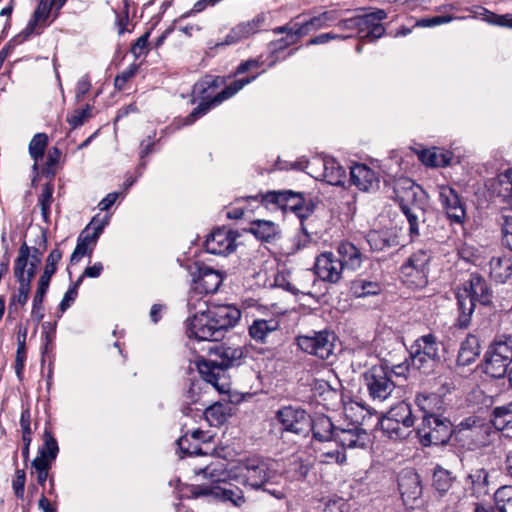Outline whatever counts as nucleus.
Masks as SVG:
<instances>
[{"label": "nucleus", "mask_w": 512, "mask_h": 512, "mask_svg": "<svg viewBox=\"0 0 512 512\" xmlns=\"http://www.w3.org/2000/svg\"><path fill=\"white\" fill-rule=\"evenodd\" d=\"M235 233L227 228L215 229L205 241V249L214 255H227L236 248Z\"/></svg>", "instance_id": "412c9836"}, {"label": "nucleus", "mask_w": 512, "mask_h": 512, "mask_svg": "<svg viewBox=\"0 0 512 512\" xmlns=\"http://www.w3.org/2000/svg\"><path fill=\"white\" fill-rule=\"evenodd\" d=\"M137 70L138 66L136 64H132L126 70L117 75L114 79L115 88L119 91L123 90L126 83L136 75Z\"/></svg>", "instance_id": "4d7b16f0"}, {"label": "nucleus", "mask_w": 512, "mask_h": 512, "mask_svg": "<svg viewBox=\"0 0 512 512\" xmlns=\"http://www.w3.org/2000/svg\"><path fill=\"white\" fill-rule=\"evenodd\" d=\"M431 260V253L428 250L420 249L414 252L401 267V272L406 277H414L412 280L417 286L427 283L428 266Z\"/></svg>", "instance_id": "6ab92c4d"}, {"label": "nucleus", "mask_w": 512, "mask_h": 512, "mask_svg": "<svg viewBox=\"0 0 512 512\" xmlns=\"http://www.w3.org/2000/svg\"><path fill=\"white\" fill-rule=\"evenodd\" d=\"M150 36V32L144 33L142 36H140L135 43L131 47V53L133 56L138 59L143 55H146L148 52V39Z\"/></svg>", "instance_id": "bf43d9fd"}, {"label": "nucleus", "mask_w": 512, "mask_h": 512, "mask_svg": "<svg viewBox=\"0 0 512 512\" xmlns=\"http://www.w3.org/2000/svg\"><path fill=\"white\" fill-rule=\"evenodd\" d=\"M494 500L499 512H512V486L500 487L494 494Z\"/></svg>", "instance_id": "09e8293b"}, {"label": "nucleus", "mask_w": 512, "mask_h": 512, "mask_svg": "<svg viewBox=\"0 0 512 512\" xmlns=\"http://www.w3.org/2000/svg\"><path fill=\"white\" fill-rule=\"evenodd\" d=\"M62 251L56 247L54 249H52L49 253V255L47 256V259H46V264H45V270H50L51 272H54L56 273L57 271V264L60 262V260L62 259Z\"/></svg>", "instance_id": "69168bd1"}, {"label": "nucleus", "mask_w": 512, "mask_h": 512, "mask_svg": "<svg viewBox=\"0 0 512 512\" xmlns=\"http://www.w3.org/2000/svg\"><path fill=\"white\" fill-rule=\"evenodd\" d=\"M325 26V22L323 21L320 15L312 17L309 21L302 24L295 32L296 36H302L306 34L310 29H319Z\"/></svg>", "instance_id": "e2e57ef3"}, {"label": "nucleus", "mask_w": 512, "mask_h": 512, "mask_svg": "<svg viewBox=\"0 0 512 512\" xmlns=\"http://www.w3.org/2000/svg\"><path fill=\"white\" fill-rule=\"evenodd\" d=\"M479 343L475 336H468L461 343L458 351L457 363L462 366H467L473 363L479 355Z\"/></svg>", "instance_id": "c9c22d12"}, {"label": "nucleus", "mask_w": 512, "mask_h": 512, "mask_svg": "<svg viewBox=\"0 0 512 512\" xmlns=\"http://www.w3.org/2000/svg\"><path fill=\"white\" fill-rule=\"evenodd\" d=\"M394 198L398 202L401 211L413 206H421L418 202L420 187L409 178H400L395 181Z\"/></svg>", "instance_id": "5701e85b"}, {"label": "nucleus", "mask_w": 512, "mask_h": 512, "mask_svg": "<svg viewBox=\"0 0 512 512\" xmlns=\"http://www.w3.org/2000/svg\"><path fill=\"white\" fill-rule=\"evenodd\" d=\"M249 231L259 240L269 242L278 234V226L268 220H254L250 224Z\"/></svg>", "instance_id": "a19ab883"}, {"label": "nucleus", "mask_w": 512, "mask_h": 512, "mask_svg": "<svg viewBox=\"0 0 512 512\" xmlns=\"http://www.w3.org/2000/svg\"><path fill=\"white\" fill-rule=\"evenodd\" d=\"M91 88V82L87 75L82 76L78 82L76 87V99L77 101L82 100L85 95L89 92Z\"/></svg>", "instance_id": "774afa93"}, {"label": "nucleus", "mask_w": 512, "mask_h": 512, "mask_svg": "<svg viewBox=\"0 0 512 512\" xmlns=\"http://www.w3.org/2000/svg\"><path fill=\"white\" fill-rule=\"evenodd\" d=\"M493 291L487 281L479 274H472L469 281L456 294L458 317L456 325L465 329L471 322L476 304L487 306L492 302Z\"/></svg>", "instance_id": "39448f33"}, {"label": "nucleus", "mask_w": 512, "mask_h": 512, "mask_svg": "<svg viewBox=\"0 0 512 512\" xmlns=\"http://www.w3.org/2000/svg\"><path fill=\"white\" fill-rule=\"evenodd\" d=\"M415 403L423 412V416L438 415L444 407L442 397L436 393H418Z\"/></svg>", "instance_id": "c756f323"}, {"label": "nucleus", "mask_w": 512, "mask_h": 512, "mask_svg": "<svg viewBox=\"0 0 512 512\" xmlns=\"http://www.w3.org/2000/svg\"><path fill=\"white\" fill-rule=\"evenodd\" d=\"M281 480L282 477L269 480L268 483H265V485L260 489H262L264 492H267L276 499H283L286 496V489L285 486L281 484Z\"/></svg>", "instance_id": "6e6d98bb"}, {"label": "nucleus", "mask_w": 512, "mask_h": 512, "mask_svg": "<svg viewBox=\"0 0 512 512\" xmlns=\"http://www.w3.org/2000/svg\"><path fill=\"white\" fill-rule=\"evenodd\" d=\"M489 264L490 276L495 282L503 284L512 276V260L509 257H492Z\"/></svg>", "instance_id": "72a5a7b5"}, {"label": "nucleus", "mask_w": 512, "mask_h": 512, "mask_svg": "<svg viewBox=\"0 0 512 512\" xmlns=\"http://www.w3.org/2000/svg\"><path fill=\"white\" fill-rule=\"evenodd\" d=\"M247 201L253 200L260 202L266 208L273 206L283 211L295 212L302 204L304 198L301 193H295L291 190L268 191L265 194H257L255 196L246 197Z\"/></svg>", "instance_id": "4468645a"}, {"label": "nucleus", "mask_w": 512, "mask_h": 512, "mask_svg": "<svg viewBox=\"0 0 512 512\" xmlns=\"http://www.w3.org/2000/svg\"><path fill=\"white\" fill-rule=\"evenodd\" d=\"M277 420L284 431L306 435L310 431V415L300 407L285 406L277 411Z\"/></svg>", "instance_id": "2eb2a0df"}, {"label": "nucleus", "mask_w": 512, "mask_h": 512, "mask_svg": "<svg viewBox=\"0 0 512 512\" xmlns=\"http://www.w3.org/2000/svg\"><path fill=\"white\" fill-rule=\"evenodd\" d=\"M202 293L193 288L187 298L190 316L186 321L188 338L198 341H221L241 318V311L229 304L208 305Z\"/></svg>", "instance_id": "f257e3e1"}, {"label": "nucleus", "mask_w": 512, "mask_h": 512, "mask_svg": "<svg viewBox=\"0 0 512 512\" xmlns=\"http://www.w3.org/2000/svg\"><path fill=\"white\" fill-rule=\"evenodd\" d=\"M90 116L91 108L87 105L84 109L74 111L71 116H68L67 121L73 128H76L81 126Z\"/></svg>", "instance_id": "052dcab7"}, {"label": "nucleus", "mask_w": 512, "mask_h": 512, "mask_svg": "<svg viewBox=\"0 0 512 512\" xmlns=\"http://www.w3.org/2000/svg\"><path fill=\"white\" fill-rule=\"evenodd\" d=\"M337 253L343 268L350 270H357L361 267L363 262V255L361 251L351 242H341L337 247Z\"/></svg>", "instance_id": "cd10ccee"}, {"label": "nucleus", "mask_w": 512, "mask_h": 512, "mask_svg": "<svg viewBox=\"0 0 512 512\" xmlns=\"http://www.w3.org/2000/svg\"><path fill=\"white\" fill-rule=\"evenodd\" d=\"M350 291L356 298H365L380 294L382 286L377 281L357 278L351 282Z\"/></svg>", "instance_id": "ea45409f"}, {"label": "nucleus", "mask_w": 512, "mask_h": 512, "mask_svg": "<svg viewBox=\"0 0 512 512\" xmlns=\"http://www.w3.org/2000/svg\"><path fill=\"white\" fill-rule=\"evenodd\" d=\"M196 474H202L209 482L193 485L190 489L193 498L204 497L224 503L230 502L236 507H241L246 502L242 489L227 483L228 472L222 462L210 463L196 471Z\"/></svg>", "instance_id": "20e7f679"}, {"label": "nucleus", "mask_w": 512, "mask_h": 512, "mask_svg": "<svg viewBox=\"0 0 512 512\" xmlns=\"http://www.w3.org/2000/svg\"><path fill=\"white\" fill-rule=\"evenodd\" d=\"M310 423V431H312L314 439L320 442L335 440V433L338 428L333 425L328 416L316 415L311 418Z\"/></svg>", "instance_id": "bb28decb"}, {"label": "nucleus", "mask_w": 512, "mask_h": 512, "mask_svg": "<svg viewBox=\"0 0 512 512\" xmlns=\"http://www.w3.org/2000/svg\"><path fill=\"white\" fill-rule=\"evenodd\" d=\"M58 451L59 448L56 439L48 431H45L44 445L39 449V453L44 452V457L53 461L56 459Z\"/></svg>", "instance_id": "5fc2aeb1"}, {"label": "nucleus", "mask_w": 512, "mask_h": 512, "mask_svg": "<svg viewBox=\"0 0 512 512\" xmlns=\"http://www.w3.org/2000/svg\"><path fill=\"white\" fill-rule=\"evenodd\" d=\"M108 221V216H104L101 219L97 216L92 218L78 236L77 245L70 257L71 264L78 263L83 256L92 254L98 238L103 232L104 227L108 224Z\"/></svg>", "instance_id": "ddd939ff"}, {"label": "nucleus", "mask_w": 512, "mask_h": 512, "mask_svg": "<svg viewBox=\"0 0 512 512\" xmlns=\"http://www.w3.org/2000/svg\"><path fill=\"white\" fill-rule=\"evenodd\" d=\"M276 478H281V475L272 468V464L259 458H250L244 461L238 475L242 484L254 490H259L269 480Z\"/></svg>", "instance_id": "1a4fd4ad"}, {"label": "nucleus", "mask_w": 512, "mask_h": 512, "mask_svg": "<svg viewBox=\"0 0 512 512\" xmlns=\"http://www.w3.org/2000/svg\"><path fill=\"white\" fill-rule=\"evenodd\" d=\"M335 441L341 445L343 450L346 448L364 449L369 443V435L363 428L352 425L350 428H338L335 433Z\"/></svg>", "instance_id": "b1692460"}, {"label": "nucleus", "mask_w": 512, "mask_h": 512, "mask_svg": "<svg viewBox=\"0 0 512 512\" xmlns=\"http://www.w3.org/2000/svg\"><path fill=\"white\" fill-rule=\"evenodd\" d=\"M48 145V136L45 133H37L29 143V154L34 160L33 168L37 169L38 161L42 160Z\"/></svg>", "instance_id": "49530a36"}, {"label": "nucleus", "mask_w": 512, "mask_h": 512, "mask_svg": "<svg viewBox=\"0 0 512 512\" xmlns=\"http://www.w3.org/2000/svg\"><path fill=\"white\" fill-rule=\"evenodd\" d=\"M230 403L216 402L204 409L203 415L210 426L219 427L231 416Z\"/></svg>", "instance_id": "7c9ffc66"}, {"label": "nucleus", "mask_w": 512, "mask_h": 512, "mask_svg": "<svg viewBox=\"0 0 512 512\" xmlns=\"http://www.w3.org/2000/svg\"><path fill=\"white\" fill-rule=\"evenodd\" d=\"M419 160L426 166L439 167L448 164V160L443 154H438L435 148L423 149L418 152Z\"/></svg>", "instance_id": "8fccbe9b"}, {"label": "nucleus", "mask_w": 512, "mask_h": 512, "mask_svg": "<svg viewBox=\"0 0 512 512\" xmlns=\"http://www.w3.org/2000/svg\"><path fill=\"white\" fill-rule=\"evenodd\" d=\"M28 257H29V246L24 242L19 250L18 256L14 261V276L19 284L17 293L14 294L8 306V318L17 311L16 305L24 306L29 298V294L31 291V284H29V280H24V269L28 265Z\"/></svg>", "instance_id": "f8f14e48"}, {"label": "nucleus", "mask_w": 512, "mask_h": 512, "mask_svg": "<svg viewBox=\"0 0 512 512\" xmlns=\"http://www.w3.org/2000/svg\"><path fill=\"white\" fill-rule=\"evenodd\" d=\"M380 427L383 433L391 440H403L410 436L414 432V424H402L401 422H392L380 420Z\"/></svg>", "instance_id": "4c0bfd02"}, {"label": "nucleus", "mask_w": 512, "mask_h": 512, "mask_svg": "<svg viewBox=\"0 0 512 512\" xmlns=\"http://www.w3.org/2000/svg\"><path fill=\"white\" fill-rule=\"evenodd\" d=\"M502 235L503 243L512 251V211L503 215Z\"/></svg>", "instance_id": "680f3d73"}, {"label": "nucleus", "mask_w": 512, "mask_h": 512, "mask_svg": "<svg viewBox=\"0 0 512 512\" xmlns=\"http://www.w3.org/2000/svg\"><path fill=\"white\" fill-rule=\"evenodd\" d=\"M453 482L454 477L452 476L451 472L442 468L441 466H437L434 469L433 487L437 492H439L441 496L446 494L450 490Z\"/></svg>", "instance_id": "a18cd8bd"}, {"label": "nucleus", "mask_w": 512, "mask_h": 512, "mask_svg": "<svg viewBox=\"0 0 512 512\" xmlns=\"http://www.w3.org/2000/svg\"><path fill=\"white\" fill-rule=\"evenodd\" d=\"M381 420L392 421L396 423L401 422L402 424L415 423V418L412 414L411 406L405 401H401L392 406L386 415L381 418Z\"/></svg>", "instance_id": "e433bc0d"}, {"label": "nucleus", "mask_w": 512, "mask_h": 512, "mask_svg": "<svg viewBox=\"0 0 512 512\" xmlns=\"http://www.w3.org/2000/svg\"><path fill=\"white\" fill-rule=\"evenodd\" d=\"M210 356L215 359H202L197 363V368L203 380L210 384L220 393L230 390V381L227 376V369L238 366L246 354L243 347L226 346L215 344L208 348Z\"/></svg>", "instance_id": "7ed1b4c3"}, {"label": "nucleus", "mask_w": 512, "mask_h": 512, "mask_svg": "<svg viewBox=\"0 0 512 512\" xmlns=\"http://www.w3.org/2000/svg\"><path fill=\"white\" fill-rule=\"evenodd\" d=\"M452 424L441 414L423 416L421 424L416 429V434L423 446L446 444L452 434Z\"/></svg>", "instance_id": "6e6552de"}, {"label": "nucleus", "mask_w": 512, "mask_h": 512, "mask_svg": "<svg viewBox=\"0 0 512 512\" xmlns=\"http://www.w3.org/2000/svg\"><path fill=\"white\" fill-rule=\"evenodd\" d=\"M439 347L440 343L431 333L417 338L410 347L412 366L425 374L433 371L439 360Z\"/></svg>", "instance_id": "0eeeda50"}, {"label": "nucleus", "mask_w": 512, "mask_h": 512, "mask_svg": "<svg viewBox=\"0 0 512 512\" xmlns=\"http://www.w3.org/2000/svg\"><path fill=\"white\" fill-rule=\"evenodd\" d=\"M350 181L360 191L369 192L379 187V177L365 164H355L350 168Z\"/></svg>", "instance_id": "393cba45"}, {"label": "nucleus", "mask_w": 512, "mask_h": 512, "mask_svg": "<svg viewBox=\"0 0 512 512\" xmlns=\"http://www.w3.org/2000/svg\"><path fill=\"white\" fill-rule=\"evenodd\" d=\"M223 278L219 271L208 266L198 268V275L194 279V287L202 294L215 293L222 284Z\"/></svg>", "instance_id": "a878e982"}, {"label": "nucleus", "mask_w": 512, "mask_h": 512, "mask_svg": "<svg viewBox=\"0 0 512 512\" xmlns=\"http://www.w3.org/2000/svg\"><path fill=\"white\" fill-rule=\"evenodd\" d=\"M387 14L383 9L358 16V37L362 40L374 42L385 33L381 22L386 19Z\"/></svg>", "instance_id": "aec40b11"}, {"label": "nucleus", "mask_w": 512, "mask_h": 512, "mask_svg": "<svg viewBox=\"0 0 512 512\" xmlns=\"http://www.w3.org/2000/svg\"><path fill=\"white\" fill-rule=\"evenodd\" d=\"M53 187L50 184H46L38 198V204L41 207V214L45 221L48 220L50 214V206L52 203Z\"/></svg>", "instance_id": "864d4df0"}, {"label": "nucleus", "mask_w": 512, "mask_h": 512, "mask_svg": "<svg viewBox=\"0 0 512 512\" xmlns=\"http://www.w3.org/2000/svg\"><path fill=\"white\" fill-rule=\"evenodd\" d=\"M402 213L406 216L409 223V235L413 239L419 236V223L420 218H424V209L421 206H413L406 208Z\"/></svg>", "instance_id": "de8ad7c7"}, {"label": "nucleus", "mask_w": 512, "mask_h": 512, "mask_svg": "<svg viewBox=\"0 0 512 512\" xmlns=\"http://www.w3.org/2000/svg\"><path fill=\"white\" fill-rule=\"evenodd\" d=\"M53 3L47 0H40L32 18L26 27L17 35L16 41L22 43L30 38L33 34H40L42 29L47 25L46 21L50 15Z\"/></svg>", "instance_id": "4be33fe9"}, {"label": "nucleus", "mask_w": 512, "mask_h": 512, "mask_svg": "<svg viewBox=\"0 0 512 512\" xmlns=\"http://www.w3.org/2000/svg\"><path fill=\"white\" fill-rule=\"evenodd\" d=\"M323 181L334 186H342L346 178L345 169L334 159L327 158Z\"/></svg>", "instance_id": "79ce46f5"}, {"label": "nucleus", "mask_w": 512, "mask_h": 512, "mask_svg": "<svg viewBox=\"0 0 512 512\" xmlns=\"http://www.w3.org/2000/svg\"><path fill=\"white\" fill-rule=\"evenodd\" d=\"M493 428L491 420L486 421L480 417L470 416L459 423L458 433L462 437L471 439L475 447H482L489 443Z\"/></svg>", "instance_id": "dca6fc26"}, {"label": "nucleus", "mask_w": 512, "mask_h": 512, "mask_svg": "<svg viewBox=\"0 0 512 512\" xmlns=\"http://www.w3.org/2000/svg\"><path fill=\"white\" fill-rule=\"evenodd\" d=\"M398 489L404 501L418 499L422 493L419 476L415 473L402 476L398 482Z\"/></svg>", "instance_id": "473e14b6"}, {"label": "nucleus", "mask_w": 512, "mask_h": 512, "mask_svg": "<svg viewBox=\"0 0 512 512\" xmlns=\"http://www.w3.org/2000/svg\"><path fill=\"white\" fill-rule=\"evenodd\" d=\"M328 157L315 156L310 160L299 161L294 164L293 168L299 170H307V173L314 179L323 181L324 172L326 171Z\"/></svg>", "instance_id": "58836bf2"}, {"label": "nucleus", "mask_w": 512, "mask_h": 512, "mask_svg": "<svg viewBox=\"0 0 512 512\" xmlns=\"http://www.w3.org/2000/svg\"><path fill=\"white\" fill-rule=\"evenodd\" d=\"M262 22L263 19L258 16L250 21L238 24L227 34L225 43L233 44L243 38L249 37L260 29Z\"/></svg>", "instance_id": "2f4dec72"}, {"label": "nucleus", "mask_w": 512, "mask_h": 512, "mask_svg": "<svg viewBox=\"0 0 512 512\" xmlns=\"http://www.w3.org/2000/svg\"><path fill=\"white\" fill-rule=\"evenodd\" d=\"M474 493L487 494L489 484V474L484 468H473L467 476Z\"/></svg>", "instance_id": "37998d69"}, {"label": "nucleus", "mask_w": 512, "mask_h": 512, "mask_svg": "<svg viewBox=\"0 0 512 512\" xmlns=\"http://www.w3.org/2000/svg\"><path fill=\"white\" fill-rule=\"evenodd\" d=\"M491 423L498 431L512 430V412L508 406H500L493 409Z\"/></svg>", "instance_id": "c03bdc74"}, {"label": "nucleus", "mask_w": 512, "mask_h": 512, "mask_svg": "<svg viewBox=\"0 0 512 512\" xmlns=\"http://www.w3.org/2000/svg\"><path fill=\"white\" fill-rule=\"evenodd\" d=\"M335 340V334L327 330L296 338L297 345L303 352L322 360H327L334 354Z\"/></svg>", "instance_id": "9d476101"}, {"label": "nucleus", "mask_w": 512, "mask_h": 512, "mask_svg": "<svg viewBox=\"0 0 512 512\" xmlns=\"http://www.w3.org/2000/svg\"><path fill=\"white\" fill-rule=\"evenodd\" d=\"M368 394L374 401L386 400L394 391L396 385L383 365H374L363 374Z\"/></svg>", "instance_id": "9b49d317"}, {"label": "nucleus", "mask_w": 512, "mask_h": 512, "mask_svg": "<svg viewBox=\"0 0 512 512\" xmlns=\"http://www.w3.org/2000/svg\"><path fill=\"white\" fill-rule=\"evenodd\" d=\"M26 475L24 470H17L13 479L12 487L17 498L23 499Z\"/></svg>", "instance_id": "0e129e2a"}, {"label": "nucleus", "mask_w": 512, "mask_h": 512, "mask_svg": "<svg viewBox=\"0 0 512 512\" xmlns=\"http://www.w3.org/2000/svg\"><path fill=\"white\" fill-rule=\"evenodd\" d=\"M279 327V323L276 319H256L249 326V335L256 342L263 343L266 337L276 331Z\"/></svg>", "instance_id": "f704fd0d"}, {"label": "nucleus", "mask_w": 512, "mask_h": 512, "mask_svg": "<svg viewBox=\"0 0 512 512\" xmlns=\"http://www.w3.org/2000/svg\"><path fill=\"white\" fill-rule=\"evenodd\" d=\"M512 363V336H503L493 342L484 358L483 371L492 378H502Z\"/></svg>", "instance_id": "423d86ee"}, {"label": "nucleus", "mask_w": 512, "mask_h": 512, "mask_svg": "<svg viewBox=\"0 0 512 512\" xmlns=\"http://www.w3.org/2000/svg\"><path fill=\"white\" fill-rule=\"evenodd\" d=\"M366 240L373 251H383L399 245L396 234L387 229L369 231Z\"/></svg>", "instance_id": "c85d7f7f"}, {"label": "nucleus", "mask_w": 512, "mask_h": 512, "mask_svg": "<svg viewBox=\"0 0 512 512\" xmlns=\"http://www.w3.org/2000/svg\"><path fill=\"white\" fill-rule=\"evenodd\" d=\"M480 10V15L483 16V19L487 22L501 27L512 28V14L498 15L482 7H480Z\"/></svg>", "instance_id": "3c124183"}, {"label": "nucleus", "mask_w": 512, "mask_h": 512, "mask_svg": "<svg viewBox=\"0 0 512 512\" xmlns=\"http://www.w3.org/2000/svg\"><path fill=\"white\" fill-rule=\"evenodd\" d=\"M61 155H62V152L57 147H52L49 150L47 158H46V162H45V167H44V172L46 173V175H48V176L55 175V171H54L53 167L59 162Z\"/></svg>", "instance_id": "13d9d810"}, {"label": "nucleus", "mask_w": 512, "mask_h": 512, "mask_svg": "<svg viewBox=\"0 0 512 512\" xmlns=\"http://www.w3.org/2000/svg\"><path fill=\"white\" fill-rule=\"evenodd\" d=\"M319 462L322 464H333L336 463L338 465H342L346 462V454L344 450L341 448L330 449L326 451H322L319 456Z\"/></svg>", "instance_id": "603ef678"}, {"label": "nucleus", "mask_w": 512, "mask_h": 512, "mask_svg": "<svg viewBox=\"0 0 512 512\" xmlns=\"http://www.w3.org/2000/svg\"><path fill=\"white\" fill-rule=\"evenodd\" d=\"M314 274L321 281L329 284H337L343 277V263L331 251L319 254L314 263Z\"/></svg>", "instance_id": "f3484780"}, {"label": "nucleus", "mask_w": 512, "mask_h": 512, "mask_svg": "<svg viewBox=\"0 0 512 512\" xmlns=\"http://www.w3.org/2000/svg\"><path fill=\"white\" fill-rule=\"evenodd\" d=\"M263 63L264 62L261 59V57L254 58V59H248L246 61L241 62L238 65L235 74H244L250 70L259 68Z\"/></svg>", "instance_id": "338daca9"}, {"label": "nucleus", "mask_w": 512, "mask_h": 512, "mask_svg": "<svg viewBox=\"0 0 512 512\" xmlns=\"http://www.w3.org/2000/svg\"><path fill=\"white\" fill-rule=\"evenodd\" d=\"M438 194L442 209L448 219L452 223L462 224L466 217V209L455 189L448 185H439Z\"/></svg>", "instance_id": "a211bd4d"}, {"label": "nucleus", "mask_w": 512, "mask_h": 512, "mask_svg": "<svg viewBox=\"0 0 512 512\" xmlns=\"http://www.w3.org/2000/svg\"><path fill=\"white\" fill-rule=\"evenodd\" d=\"M260 73L253 76L238 79L226 86L221 92L214 95L215 91L225 85L226 80L221 76L205 75L195 83L193 95L202 101L193 111L183 119V125H191L197 119L204 116L211 108L218 106L223 101L231 98L244 86L254 81Z\"/></svg>", "instance_id": "f03ea898"}]
</instances>
